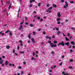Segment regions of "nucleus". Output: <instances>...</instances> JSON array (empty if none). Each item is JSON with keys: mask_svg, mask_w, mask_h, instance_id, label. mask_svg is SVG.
<instances>
[{"mask_svg": "<svg viewBox=\"0 0 75 75\" xmlns=\"http://www.w3.org/2000/svg\"><path fill=\"white\" fill-rule=\"evenodd\" d=\"M69 42H68L65 43V45H67V46H68L69 45Z\"/></svg>", "mask_w": 75, "mask_h": 75, "instance_id": "ddd939ff", "label": "nucleus"}, {"mask_svg": "<svg viewBox=\"0 0 75 75\" xmlns=\"http://www.w3.org/2000/svg\"><path fill=\"white\" fill-rule=\"evenodd\" d=\"M52 8V7L51 6L48 9V10L46 11V12H48L49 11V13H51V12H52V11L50 10H51ZM49 10H50V11H49Z\"/></svg>", "mask_w": 75, "mask_h": 75, "instance_id": "f257e3e1", "label": "nucleus"}, {"mask_svg": "<svg viewBox=\"0 0 75 75\" xmlns=\"http://www.w3.org/2000/svg\"><path fill=\"white\" fill-rule=\"evenodd\" d=\"M65 4L66 6H64V8H67V7H68V2L67 1L65 2Z\"/></svg>", "mask_w": 75, "mask_h": 75, "instance_id": "f03ea898", "label": "nucleus"}, {"mask_svg": "<svg viewBox=\"0 0 75 75\" xmlns=\"http://www.w3.org/2000/svg\"><path fill=\"white\" fill-rule=\"evenodd\" d=\"M25 24L26 25H28V22H26L25 23Z\"/></svg>", "mask_w": 75, "mask_h": 75, "instance_id": "13d9d810", "label": "nucleus"}, {"mask_svg": "<svg viewBox=\"0 0 75 75\" xmlns=\"http://www.w3.org/2000/svg\"><path fill=\"white\" fill-rule=\"evenodd\" d=\"M3 61H0V64H3Z\"/></svg>", "mask_w": 75, "mask_h": 75, "instance_id": "cd10ccee", "label": "nucleus"}, {"mask_svg": "<svg viewBox=\"0 0 75 75\" xmlns=\"http://www.w3.org/2000/svg\"><path fill=\"white\" fill-rule=\"evenodd\" d=\"M65 38L66 41H69V39H68V38H67L66 37Z\"/></svg>", "mask_w": 75, "mask_h": 75, "instance_id": "412c9836", "label": "nucleus"}, {"mask_svg": "<svg viewBox=\"0 0 75 75\" xmlns=\"http://www.w3.org/2000/svg\"><path fill=\"white\" fill-rule=\"evenodd\" d=\"M43 21V19H40V21Z\"/></svg>", "mask_w": 75, "mask_h": 75, "instance_id": "774afa93", "label": "nucleus"}, {"mask_svg": "<svg viewBox=\"0 0 75 75\" xmlns=\"http://www.w3.org/2000/svg\"><path fill=\"white\" fill-rule=\"evenodd\" d=\"M73 61H74V60L72 59H71L70 60V62H73Z\"/></svg>", "mask_w": 75, "mask_h": 75, "instance_id": "7c9ffc66", "label": "nucleus"}, {"mask_svg": "<svg viewBox=\"0 0 75 75\" xmlns=\"http://www.w3.org/2000/svg\"><path fill=\"white\" fill-rule=\"evenodd\" d=\"M69 69H72V68H73V67L72 66H70L69 67Z\"/></svg>", "mask_w": 75, "mask_h": 75, "instance_id": "b1692460", "label": "nucleus"}, {"mask_svg": "<svg viewBox=\"0 0 75 75\" xmlns=\"http://www.w3.org/2000/svg\"><path fill=\"white\" fill-rule=\"evenodd\" d=\"M9 66H11L12 65V64L11 63H10L9 64Z\"/></svg>", "mask_w": 75, "mask_h": 75, "instance_id": "0e129e2a", "label": "nucleus"}, {"mask_svg": "<svg viewBox=\"0 0 75 75\" xmlns=\"http://www.w3.org/2000/svg\"><path fill=\"white\" fill-rule=\"evenodd\" d=\"M60 34V31H58V32L57 33V35H59Z\"/></svg>", "mask_w": 75, "mask_h": 75, "instance_id": "aec40b11", "label": "nucleus"}, {"mask_svg": "<svg viewBox=\"0 0 75 75\" xmlns=\"http://www.w3.org/2000/svg\"><path fill=\"white\" fill-rule=\"evenodd\" d=\"M71 44H72V45H75V43H74V41H72L71 42Z\"/></svg>", "mask_w": 75, "mask_h": 75, "instance_id": "dca6fc26", "label": "nucleus"}, {"mask_svg": "<svg viewBox=\"0 0 75 75\" xmlns=\"http://www.w3.org/2000/svg\"><path fill=\"white\" fill-rule=\"evenodd\" d=\"M60 43H61V45H62V46H64V45H65V44H64V42H62Z\"/></svg>", "mask_w": 75, "mask_h": 75, "instance_id": "f8f14e48", "label": "nucleus"}, {"mask_svg": "<svg viewBox=\"0 0 75 75\" xmlns=\"http://www.w3.org/2000/svg\"><path fill=\"white\" fill-rule=\"evenodd\" d=\"M21 37H24V35L23 34H21Z\"/></svg>", "mask_w": 75, "mask_h": 75, "instance_id": "e433bc0d", "label": "nucleus"}, {"mask_svg": "<svg viewBox=\"0 0 75 75\" xmlns=\"http://www.w3.org/2000/svg\"><path fill=\"white\" fill-rule=\"evenodd\" d=\"M60 23H61L60 22H57L58 24H60Z\"/></svg>", "mask_w": 75, "mask_h": 75, "instance_id": "bf43d9fd", "label": "nucleus"}, {"mask_svg": "<svg viewBox=\"0 0 75 75\" xmlns=\"http://www.w3.org/2000/svg\"><path fill=\"white\" fill-rule=\"evenodd\" d=\"M48 43H49V44H51V43H51V41H50V40H49L48 41Z\"/></svg>", "mask_w": 75, "mask_h": 75, "instance_id": "c03bdc74", "label": "nucleus"}, {"mask_svg": "<svg viewBox=\"0 0 75 75\" xmlns=\"http://www.w3.org/2000/svg\"><path fill=\"white\" fill-rule=\"evenodd\" d=\"M34 59V57H32L31 59V60H33V59Z\"/></svg>", "mask_w": 75, "mask_h": 75, "instance_id": "680f3d73", "label": "nucleus"}, {"mask_svg": "<svg viewBox=\"0 0 75 75\" xmlns=\"http://www.w3.org/2000/svg\"><path fill=\"white\" fill-rule=\"evenodd\" d=\"M10 32H11V31L9 30H7L5 32V33H10Z\"/></svg>", "mask_w": 75, "mask_h": 75, "instance_id": "4468645a", "label": "nucleus"}, {"mask_svg": "<svg viewBox=\"0 0 75 75\" xmlns=\"http://www.w3.org/2000/svg\"><path fill=\"white\" fill-rule=\"evenodd\" d=\"M23 64H26V62H23Z\"/></svg>", "mask_w": 75, "mask_h": 75, "instance_id": "e2e57ef3", "label": "nucleus"}, {"mask_svg": "<svg viewBox=\"0 0 75 75\" xmlns=\"http://www.w3.org/2000/svg\"><path fill=\"white\" fill-rule=\"evenodd\" d=\"M64 75H69V73H65L64 74Z\"/></svg>", "mask_w": 75, "mask_h": 75, "instance_id": "a19ab883", "label": "nucleus"}, {"mask_svg": "<svg viewBox=\"0 0 75 75\" xmlns=\"http://www.w3.org/2000/svg\"><path fill=\"white\" fill-rule=\"evenodd\" d=\"M37 19L38 20H40V16L38 17Z\"/></svg>", "mask_w": 75, "mask_h": 75, "instance_id": "4c0bfd02", "label": "nucleus"}, {"mask_svg": "<svg viewBox=\"0 0 75 75\" xmlns=\"http://www.w3.org/2000/svg\"><path fill=\"white\" fill-rule=\"evenodd\" d=\"M21 68H22V67L21 66H19L18 67L19 69H21Z\"/></svg>", "mask_w": 75, "mask_h": 75, "instance_id": "6e6d98bb", "label": "nucleus"}, {"mask_svg": "<svg viewBox=\"0 0 75 75\" xmlns=\"http://www.w3.org/2000/svg\"><path fill=\"white\" fill-rule=\"evenodd\" d=\"M30 25L31 27H33V24H30Z\"/></svg>", "mask_w": 75, "mask_h": 75, "instance_id": "603ef678", "label": "nucleus"}, {"mask_svg": "<svg viewBox=\"0 0 75 75\" xmlns=\"http://www.w3.org/2000/svg\"><path fill=\"white\" fill-rule=\"evenodd\" d=\"M62 74L64 75L65 74V72H64V71H63L62 72Z\"/></svg>", "mask_w": 75, "mask_h": 75, "instance_id": "69168bd1", "label": "nucleus"}, {"mask_svg": "<svg viewBox=\"0 0 75 75\" xmlns=\"http://www.w3.org/2000/svg\"><path fill=\"white\" fill-rule=\"evenodd\" d=\"M23 73H24V72L23 71H21V75H23Z\"/></svg>", "mask_w": 75, "mask_h": 75, "instance_id": "58836bf2", "label": "nucleus"}, {"mask_svg": "<svg viewBox=\"0 0 75 75\" xmlns=\"http://www.w3.org/2000/svg\"><path fill=\"white\" fill-rule=\"evenodd\" d=\"M61 42H60V43H59V44H58V46H59V45H61Z\"/></svg>", "mask_w": 75, "mask_h": 75, "instance_id": "09e8293b", "label": "nucleus"}, {"mask_svg": "<svg viewBox=\"0 0 75 75\" xmlns=\"http://www.w3.org/2000/svg\"><path fill=\"white\" fill-rule=\"evenodd\" d=\"M31 41L32 42H33V44H34L35 42V41H34V38H32L31 39Z\"/></svg>", "mask_w": 75, "mask_h": 75, "instance_id": "7ed1b4c3", "label": "nucleus"}, {"mask_svg": "<svg viewBox=\"0 0 75 75\" xmlns=\"http://www.w3.org/2000/svg\"><path fill=\"white\" fill-rule=\"evenodd\" d=\"M3 33V31H1L0 32V35H4V33Z\"/></svg>", "mask_w": 75, "mask_h": 75, "instance_id": "20e7f679", "label": "nucleus"}, {"mask_svg": "<svg viewBox=\"0 0 75 75\" xmlns=\"http://www.w3.org/2000/svg\"><path fill=\"white\" fill-rule=\"evenodd\" d=\"M33 34L34 35H35V32L34 31L33 32Z\"/></svg>", "mask_w": 75, "mask_h": 75, "instance_id": "ea45409f", "label": "nucleus"}, {"mask_svg": "<svg viewBox=\"0 0 75 75\" xmlns=\"http://www.w3.org/2000/svg\"><path fill=\"white\" fill-rule=\"evenodd\" d=\"M32 6H33V4H30L29 5V7H30V8H31V7H32Z\"/></svg>", "mask_w": 75, "mask_h": 75, "instance_id": "f704fd0d", "label": "nucleus"}, {"mask_svg": "<svg viewBox=\"0 0 75 75\" xmlns=\"http://www.w3.org/2000/svg\"><path fill=\"white\" fill-rule=\"evenodd\" d=\"M70 3H71V4H74V1H71L70 2Z\"/></svg>", "mask_w": 75, "mask_h": 75, "instance_id": "a211bd4d", "label": "nucleus"}, {"mask_svg": "<svg viewBox=\"0 0 75 75\" xmlns=\"http://www.w3.org/2000/svg\"><path fill=\"white\" fill-rule=\"evenodd\" d=\"M57 16L58 17H61V13H57Z\"/></svg>", "mask_w": 75, "mask_h": 75, "instance_id": "6e6552de", "label": "nucleus"}, {"mask_svg": "<svg viewBox=\"0 0 75 75\" xmlns=\"http://www.w3.org/2000/svg\"><path fill=\"white\" fill-rule=\"evenodd\" d=\"M57 47V45L55 44H54L53 45V47Z\"/></svg>", "mask_w": 75, "mask_h": 75, "instance_id": "c9c22d12", "label": "nucleus"}, {"mask_svg": "<svg viewBox=\"0 0 75 75\" xmlns=\"http://www.w3.org/2000/svg\"><path fill=\"white\" fill-rule=\"evenodd\" d=\"M13 54H14V53H15V50L14 49H13Z\"/></svg>", "mask_w": 75, "mask_h": 75, "instance_id": "37998d69", "label": "nucleus"}, {"mask_svg": "<svg viewBox=\"0 0 75 75\" xmlns=\"http://www.w3.org/2000/svg\"><path fill=\"white\" fill-rule=\"evenodd\" d=\"M20 0V4H21V3H22V0Z\"/></svg>", "mask_w": 75, "mask_h": 75, "instance_id": "49530a36", "label": "nucleus"}, {"mask_svg": "<svg viewBox=\"0 0 75 75\" xmlns=\"http://www.w3.org/2000/svg\"><path fill=\"white\" fill-rule=\"evenodd\" d=\"M55 28L56 29V30H57V31H58L59 30V28H57L56 27H55Z\"/></svg>", "mask_w": 75, "mask_h": 75, "instance_id": "2f4dec72", "label": "nucleus"}, {"mask_svg": "<svg viewBox=\"0 0 75 75\" xmlns=\"http://www.w3.org/2000/svg\"><path fill=\"white\" fill-rule=\"evenodd\" d=\"M57 21H60V20H61V19H60V18H57Z\"/></svg>", "mask_w": 75, "mask_h": 75, "instance_id": "5701e85b", "label": "nucleus"}, {"mask_svg": "<svg viewBox=\"0 0 75 75\" xmlns=\"http://www.w3.org/2000/svg\"><path fill=\"white\" fill-rule=\"evenodd\" d=\"M71 29V30H75V28L72 27Z\"/></svg>", "mask_w": 75, "mask_h": 75, "instance_id": "79ce46f5", "label": "nucleus"}, {"mask_svg": "<svg viewBox=\"0 0 75 75\" xmlns=\"http://www.w3.org/2000/svg\"><path fill=\"white\" fill-rule=\"evenodd\" d=\"M1 2L2 5H3V0H1Z\"/></svg>", "mask_w": 75, "mask_h": 75, "instance_id": "a878e982", "label": "nucleus"}, {"mask_svg": "<svg viewBox=\"0 0 75 75\" xmlns=\"http://www.w3.org/2000/svg\"><path fill=\"white\" fill-rule=\"evenodd\" d=\"M20 48V47L18 46L17 47V50H19V49Z\"/></svg>", "mask_w": 75, "mask_h": 75, "instance_id": "5fc2aeb1", "label": "nucleus"}, {"mask_svg": "<svg viewBox=\"0 0 75 75\" xmlns=\"http://www.w3.org/2000/svg\"><path fill=\"white\" fill-rule=\"evenodd\" d=\"M30 3H32V2H33L32 0H30Z\"/></svg>", "mask_w": 75, "mask_h": 75, "instance_id": "052dcab7", "label": "nucleus"}, {"mask_svg": "<svg viewBox=\"0 0 75 75\" xmlns=\"http://www.w3.org/2000/svg\"><path fill=\"white\" fill-rule=\"evenodd\" d=\"M41 3H39L38 5V7H40V5H41Z\"/></svg>", "mask_w": 75, "mask_h": 75, "instance_id": "6ab92c4d", "label": "nucleus"}, {"mask_svg": "<svg viewBox=\"0 0 75 75\" xmlns=\"http://www.w3.org/2000/svg\"><path fill=\"white\" fill-rule=\"evenodd\" d=\"M6 9H5V10L4 11H3V12H2V13H4V12H6Z\"/></svg>", "mask_w": 75, "mask_h": 75, "instance_id": "de8ad7c7", "label": "nucleus"}, {"mask_svg": "<svg viewBox=\"0 0 75 75\" xmlns=\"http://www.w3.org/2000/svg\"><path fill=\"white\" fill-rule=\"evenodd\" d=\"M57 42H58L56 40H55L54 42V44H57Z\"/></svg>", "mask_w": 75, "mask_h": 75, "instance_id": "4be33fe9", "label": "nucleus"}, {"mask_svg": "<svg viewBox=\"0 0 75 75\" xmlns=\"http://www.w3.org/2000/svg\"><path fill=\"white\" fill-rule=\"evenodd\" d=\"M64 0H62L61 1V2L62 3H63V2H64Z\"/></svg>", "mask_w": 75, "mask_h": 75, "instance_id": "4d7b16f0", "label": "nucleus"}, {"mask_svg": "<svg viewBox=\"0 0 75 75\" xmlns=\"http://www.w3.org/2000/svg\"><path fill=\"white\" fill-rule=\"evenodd\" d=\"M19 42L21 43V44H22V43H23V41H22V40H20Z\"/></svg>", "mask_w": 75, "mask_h": 75, "instance_id": "72a5a7b5", "label": "nucleus"}, {"mask_svg": "<svg viewBox=\"0 0 75 75\" xmlns=\"http://www.w3.org/2000/svg\"><path fill=\"white\" fill-rule=\"evenodd\" d=\"M11 5H10L9 6V7L8 8V9L10 10V8L11 7Z\"/></svg>", "mask_w": 75, "mask_h": 75, "instance_id": "c756f323", "label": "nucleus"}, {"mask_svg": "<svg viewBox=\"0 0 75 75\" xmlns=\"http://www.w3.org/2000/svg\"><path fill=\"white\" fill-rule=\"evenodd\" d=\"M62 62H61L59 64V65H60V66H62Z\"/></svg>", "mask_w": 75, "mask_h": 75, "instance_id": "bb28decb", "label": "nucleus"}, {"mask_svg": "<svg viewBox=\"0 0 75 75\" xmlns=\"http://www.w3.org/2000/svg\"><path fill=\"white\" fill-rule=\"evenodd\" d=\"M31 35V34L30 33L28 35V37L29 38V39H30V38H31V37L30 36V35Z\"/></svg>", "mask_w": 75, "mask_h": 75, "instance_id": "2eb2a0df", "label": "nucleus"}, {"mask_svg": "<svg viewBox=\"0 0 75 75\" xmlns=\"http://www.w3.org/2000/svg\"><path fill=\"white\" fill-rule=\"evenodd\" d=\"M2 58H4V59L5 58V56H2Z\"/></svg>", "mask_w": 75, "mask_h": 75, "instance_id": "338daca9", "label": "nucleus"}, {"mask_svg": "<svg viewBox=\"0 0 75 75\" xmlns=\"http://www.w3.org/2000/svg\"><path fill=\"white\" fill-rule=\"evenodd\" d=\"M50 46L52 48H53L54 47V45H53V43H52L50 44Z\"/></svg>", "mask_w": 75, "mask_h": 75, "instance_id": "9d476101", "label": "nucleus"}, {"mask_svg": "<svg viewBox=\"0 0 75 75\" xmlns=\"http://www.w3.org/2000/svg\"><path fill=\"white\" fill-rule=\"evenodd\" d=\"M5 65H8V61L6 60V61L5 63Z\"/></svg>", "mask_w": 75, "mask_h": 75, "instance_id": "0eeeda50", "label": "nucleus"}, {"mask_svg": "<svg viewBox=\"0 0 75 75\" xmlns=\"http://www.w3.org/2000/svg\"><path fill=\"white\" fill-rule=\"evenodd\" d=\"M50 6V4H47V7H49Z\"/></svg>", "mask_w": 75, "mask_h": 75, "instance_id": "864d4df0", "label": "nucleus"}, {"mask_svg": "<svg viewBox=\"0 0 75 75\" xmlns=\"http://www.w3.org/2000/svg\"><path fill=\"white\" fill-rule=\"evenodd\" d=\"M50 46L52 48H53L54 47V45H53V43H52L50 44Z\"/></svg>", "mask_w": 75, "mask_h": 75, "instance_id": "1a4fd4ad", "label": "nucleus"}, {"mask_svg": "<svg viewBox=\"0 0 75 75\" xmlns=\"http://www.w3.org/2000/svg\"><path fill=\"white\" fill-rule=\"evenodd\" d=\"M35 52H33V56H34V55H35Z\"/></svg>", "mask_w": 75, "mask_h": 75, "instance_id": "3c124183", "label": "nucleus"}, {"mask_svg": "<svg viewBox=\"0 0 75 75\" xmlns=\"http://www.w3.org/2000/svg\"><path fill=\"white\" fill-rule=\"evenodd\" d=\"M10 33H9V35H11V36H12V33H11V32H9Z\"/></svg>", "mask_w": 75, "mask_h": 75, "instance_id": "473e14b6", "label": "nucleus"}, {"mask_svg": "<svg viewBox=\"0 0 75 75\" xmlns=\"http://www.w3.org/2000/svg\"><path fill=\"white\" fill-rule=\"evenodd\" d=\"M19 53L20 54H24V52L23 51V52H20Z\"/></svg>", "mask_w": 75, "mask_h": 75, "instance_id": "393cba45", "label": "nucleus"}, {"mask_svg": "<svg viewBox=\"0 0 75 75\" xmlns=\"http://www.w3.org/2000/svg\"><path fill=\"white\" fill-rule=\"evenodd\" d=\"M48 38L49 40H51V37H49L48 36H46V39H48Z\"/></svg>", "mask_w": 75, "mask_h": 75, "instance_id": "423d86ee", "label": "nucleus"}, {"mask_svg": "<svg viewBox=\"0 0 75 75\" xmlns=\"http://www.w3.org/2000/svg\"><path fill=\"white\" fill-rule=\"evenodd\" d=\"M52 6L53 7L55 8L57 7V5H55V4H54Z\"/></svg>", "mask_w": 75, "mask_h": 75, "instance_id": "f3484780", "label": "nucleus"}, {"mask_svg": "<svg viewBox=\"0 0 75 75\" xmlns=\"http://www.w3.org/2000/svg\"><path fill=\"white\" fill-rule=\"evenodd\" d=\"M23 25H21L20 26V27L19 28V30H21L22 28H23Z\"/></svg>", "mask_w": 75, "mask_h": 75, "instance_id": "39448f33", "label": "nucleus"}, {"mask_svg": "<svg viewBox=\"0 0 75 75\" xmlns=\"http://www.w3.org/2000/svg\"><path fill=\"white\" fill-rule=\"evenodd\" d=\"M6 4H10V1H8V2H7Z\"/></svg>", "mask_w": 75, "mask_h": 75, "instance_id": "a18cd8bd", "label": "nucleus"}, {"mask_svg": "<svg viewBox=\"0 0 75 75\" xmlns=\"http://www.w3.org/2000/svg\"><path fill=\"white\" fill-rule=\"evenodd\" d=\"M6 48L7 49H9L10 48V46L9 45H6Z\"/></svg>", "mask_w": 75, "mask_h": 75, "instance_id": "9b49d317", "label": "nucleus"}, {"mask_svg": "<svg viewBox=\"0 0 75 75\" xmlns=\"http://www.w3.org/2000/svg\"><path fill=\"white\" fill-rule=\"evenodd\" d=\"M20 10H21V9H20V8H19V10H18V14H19V13H19V12H20Z\"/></svg>", "mask_w": 75, "mask_h": 75, "instance_id": "c85d7f7f", "label": "nucleus"}, {"mask_svg": "<svg viewBox=\"0 0 75 75\" xmlns=\"http://www.w3.org/2000/svg\"><path fill=\"white\" fill-rule=\"evenodd\" d=\"M23 23H24V21L22 22L21 23H20V24H21H21H23Z\"/></svg>", "mask_w": 75, "mask_h": 75, "instance_id": "8fccbe9b", "label": "nucleus"}]
</instances>
